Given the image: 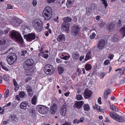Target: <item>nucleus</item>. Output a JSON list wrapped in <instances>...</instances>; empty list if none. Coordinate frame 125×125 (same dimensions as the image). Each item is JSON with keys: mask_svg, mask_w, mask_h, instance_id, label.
I'll return each instance as SVG.
<instances>
[{"mask_svg": "<svg viewBox=\"0 0 125 125\" xmlns=\"http://www.w3.org/2000/svg\"><path fill=\"white\" fill-rule=\"evenodd\" d=\"M11 38L14 39L16 41L19 42L21 47L24 45L23 39L19 33L15 31H12L10 32Z\"/></svg>", "mask_w": 125, "mask_h": 125, "instance_id": "nucleus-1", "label": "nucleus"}, {"mask_svg": "<svg viewBox=\"0 0 125 125\" xmlns=\"http://www.w3.org/2000/svg\"><path fill=\"white\" fill-rule=\"evenodd\" d=\"M23 68L25 70L27 71V73L30 72L32 68V66L34 65V61L31 59L26 60L24 62Z\"/></svg>", "mask_w": 125, "mask_h": 125, "instance_id": "nucleus-2", "label": "nucleus"}, {"mask_svg": "<svg viewBox=\"0 0 125 125\" xmlns=\"http://www.w3.org/2000/svg\"><path fill=\"white\" fill-rule=\"evenodd\" d=\"M42 21L41 20L36 19L32 22V25L38 31H40L42 29Z\"/></svg>", "mask_w": 125, "mask_h": 125, "instance_id": "nucleus-3", "label": "nucleus"}, {"mask_svg": "<svg viewBox=\"0 0 125 125\" xmlns=\"http://www.w3.org/2000/svg\"><path fill=\"white\" fill-rule=\"evenodd\" d=\"M17 58V56L14 53H10L7 56L6 60L10 65H12L16 61Z\"/></svg>", "mask_w": 125, "mask_h": 125, "instance_id": "nucleus-4", "label": "nucleus"}, {"mask_svg": "<svg viewBox=\"0 0 125 125\" xmlns=\"http://www.w3.org/2000/svg\"><path fill=\"white\" fill-rule=\"evenodd\" d=\"M43 70L47 74H52L54 73L55 69L50 64L46 65L44 67Z\"/></svg>", "mask_w": 125, "mask_h": 125, "instance_id": "nucleus-5", "label": "nucleus"}, {"mask_svg": "<svg viewBox=\"0 0 125 125\" xmlns=\"http://www.w3.org/2000/svg\"><path fill=\"white\" fill-rule=\"evenodd\" d=\"M110 116L116 121L120 122H124L125 120L122 117L117 115L115 113L111 112L109 113Z\"/></svg>", "mask_w": 125, "mask_h": 125, "instance_id": "nucleus-6", "label": "nucleus"}, {"mask_svg": "<svg viewBox=\"0 0 125 125\" xmlns=\"http://www.w3.org/2000/svg\"><path fill=\"white\" fill-rule=\"evenodd\" d=\"M49 109V108L45 105H40L37 106V111L42 114H46L48 112Z\"/></svg>", "mask_w": 125, "mask_h": 125, "instance_id": "nucleus-7", "label": "nucleus"}, {"mask_svg": "<svg viewBox=\"0 0 125 125\" xmlns=\"http://www.w3.org/2000/svg\"><path fill=\"white\" fill-rule=\"evenodd\" d=\"M30 107L31 104L26 101L22 102L20 105V108L23 110L27 109Z\"/></svg>", "mask_w": 125, "mask_h": 125, "instance_id": "nucleus-8", "label": "nucleus"}, {"mask_svg": "<svg viewBox=\"0 0 125 125\" xmlns=\"http://www.w3.org/2000/svg\"><path fill=\"white\" fill-rule=\"evenodd\" d=\"M105 41L103 39H101L99 41L97 46V48L99 50L102 49L104 47L105 44Z\"/></svg>", "mask_w": 125, "mask_h": 125, "instance_id": "nucleus-9", "label": "nucleus"}, {"mask_svg": "<svg viewBox=\"0 0 125 125\" xmlns=\"http://www.w3.org/2000/svg\"><path fill=\"white\" fill-rule=\"evenodd\" d=\"M72 34L75 36H76L78 35V31L79 30V27L73 25L72 28Z\"/></svg>", "mask_w": 125, "mask_h": 125, "instance_id": "nucleus-10", "label": "nucleus"}, {"mask_svg": "<svg viewBox=\"0 0 125 125\" xmlns=\"http://www.w3.org/2000/svg\"><path fill=\"white\" fill-rule=\"evenodd\" d=\"M70 24L68 22H64L62 25V30L63 31H65L68 32L69 27Z\"/></svg>", "mask_w": 125, "mask_h": 125, "instance_id": "nucleus-11", "label": "nucleus"}, {"mask_svg": "<svg viewBox=\"0 0 125 125\" xmlns=\"http://www.w3.org/2000/svg\"><path fill=\"white\" fill-rule=\"evenodd\" d=\"M42 15L46 20H49L51 18L52 16V12L43 11Z\"/></svg>", "mask_w": 125, "mask_h": 125, "instance_id": "nucleus-12", "label": "nucleus"}, {"mask_svg": "<svg viewBox=\"0 0 125 125\" xmlns=\"http://www.w3.org/2000/svg\"><path fill=\"white\" fill-rule=\"evenodd\" d=\"M57 109V105L55 103L52 104L50 107V112L51 114H54L56 112Z\"/></svg>", "mask_w": 125, "mask_h": 125, "instance_id": "nucleus-13", "label": "nucleus"}, {"mask_svg": "<svg viewBox=\"0 0 125 125\" xmlns=\"http://www.w3.org/2000/svg\"><path fill=\"white\" fill-rule=\"evenodd\" d=\"M35 35L32 33H29L26 35V39L28 41L30 42L35 39Z\"/></svg>", "mask_w": 125, "mask_h": 125, "instance_id": "nucleus-14", "label": "nucleus"}, {"mask_svg": "<svg viewBox=\"0 0 125 125\" xmlns=\"http://www.w3.org/2000/svg\"><path fill=\"white\" fill-rule=\"evenodd\" d=\"M66 105L64 104L62 106L60 110V113L61 115L63 116L65 115L66 112Z\"/></svg>", "mask_w": 125, "mask_h": 125, "instance_id": "nucleus-15", "label": "nucleus"}, {"mask_svg": "<svg viewBox=\"0 0 125 125\" xmlns=\"http://www.w3.org/2000/svg\"><path fill=\"white\" fill-rule=\"evenodd\" d=\"M92 95L91 92L89 90L86 89L84 91L83 95L85 98H88L90 97Z\"/></svg>", "mask_w": 125, "mask_h": 125, "instance_id": "nucleus-16", "label": "nucleus"}, {"mask_svg": "<svg viewBox=\"0 0 125 125\" xmlns=\"http://www.w3.org/2000/svg\"><path fill=\"white\" fill-rule=\"evenodd\" d=\"M9 120L10 121L13 122H17L18 121L19 119L17 116L15 115H10L9 118Z\"/></svg>", "mask_w": 125, "mask_h": 125, "instance_id": "nucleus-17", "label": "nucleus"}, {"mask_svg": "<svg viewBox=\"0 0 125 125\" xmlns=\"http://www.w3.org/2000/svg\"><path fill=\"white\" fill-rule=\"evenodd\" d=\"M25 87L28 95L30 96L32 95L33 92L31 87L28 85H26Z\"/></svg>", "mask_w": 125, "mask_h": 125, "instance_id": "nucleus-18", "label": "nucleus"}, {"mask_svg": "<svg viewBox=\"0 0 125 125\" xmlns=\"http://www.w3.org/2000/svg\"><path fill=\"white\" fill-rule=\"evenodd\" d=\"M23 22L22 20L19 18L17 19L14 20L12 25L15 26H18Z\"/></svg>", "mask_w": 125, "mask_h": 125, "instance_id": "nucleus-19", "label": "nucleus"}, {"mask_svg": "<svg viewBox=\"0 0 125 125\" xmlns=\"http://www.w3.org/2000/svg\"><path fill=\"white\" fill-rule=\"evenodd\" d=\"M21 30L22 32H27L30 31V27L26 25H24L22 26L21 28Z\"/></svg>", "mask_w": 125, "mask_h": 125, "instance_id": "nucleus-20", "label": "nucleus"}, {"mask_svg": "<svg viewBox=\"0 0 125 125\" xmlns=\"http://www.w3.org/2000/svg\"><path fill=\"white\" fill-rule=\"evenodd\" d=\"M115 27L114 24L113 23H111L108 25L107 30L109 32H112L114 30Z\"/></svg>", "mask_w": 125, "mask_h": 125, "instance_id": "nucleus-21", "label": "nucleus"}, {"mask_svg": "<svg viewBox=\"0 0 125 125\" xmlns=\"http://www.w3.org/2000/svg\"><path fill=\"white\" fill-rule=\"evenodd\" d=\"M83 104V101L78 102L75 104L73 107L74 108L79 109L81 108Z\"/></svg>", "mask_w": 125, "mask_h": 125, "instance_id": "nucleus-22", "label": "nucleus"}, {"mask_svg": "<svg viewBox=\"0 0 125 125\" xmlns=\"http://www.w3.org/2000/svg\"><path fill=\"white\" fill-rule=\"evenodd\" d=\"M74 0H67L66 3V6L67 8H70L73 6L74 3Z\"/></svg>", "mask_w": 125, "mask_h": 125, "instance_id": "nucleus-23", "label": "nucleus"}, {"mask_svg": "<svg viewBox=\"0 0 125 125\" xmlns=\"http://www.w3.org/2000/svg\"><path fill=\"white\" fill-rule=\"evenodd\" d=\"M72 56L73 59L75 60H76L78 59L79 54L78 52H76L73 53Z\"/></svg>", "mask_w": 125, "mask_h": 125, "instance_id": "nucleus-24", "label": "nucleus"}, {"mask_svg": "<svg viewBox=\"0 0 125 125\" xmlns=\"http://www.w3.org/2000/svg\"><path fill=\"white\" fill-rule=\"evenodd\" d=\"M93 108L95 109H97V111L98 112H104V110L100 108V106H99L96 104H95V106L94 105Z\"/></svg>", "mask_w": 125, "mask_h": 125, "instance_id": "nucleus-25", "label": "nucleus"}, {"mask_svg": "<svg viewBox=\"0 0 125 125\" xmlns=\"http://www.w3.org/2000/svg\"><path fill=\"white\" fill-rule=\"evenodd\" d=\"M121 39L120 37H118L116 35H114V36L112 37L111 39V40L114 42H115L118 41Z\"/></svg>", "mask_w": 125, "mask_h": 125, "instance_id": "nucleus-26", "label": "nucleus"}, {"mask_svg": "<svg viewBox=\"0 0 125 125\" xmlns=\"http://www.w3.org/2000/svg\"><path fill=\"white\" fill-rule=\"evenodd\" d=\"M65 37L64 35L63 34H60L59 35L57 38V40L59 42L62 41L64 40Z\"/></svg>", "mask_w": 125, "mask_h": 125, "instance_id": "nucleus-27", "label": "nucleus"}, {"mask_svg": "<svg viewBox=\"0 0 125 125\" xmlns=\"http://www.w3.org/2000/svg\"><path fill=\"white\" fill-rule=\"evenodd\" d=\"M109 104H110V107L111 109L114 112H116L118 110L117 108L115 106V105L113 104L111 105L110 104V102H109Z\"/></svg>", "mask_w": 125, "mask_h": 125, "instance_id": "nucleus-28", "label": "nucleus"}, {"mask_svg": "<svg viewBox=\"0 0 125 125\" xmlns=\"http://www.w3.org/2000/svg\"><path fill=\"white\" fill-rule=\"evenodd\" d=\"M43 11L44 12H52L51 8L49 6L46 7L44 9Z\"/></svg>", "mask_w": 125, "mask_h": 125, "instance_id": "nucleus-29", "label": "nucleus"}, {"mask_svg": "<svg viewBox=\"0 0 125 125\" xmlns=\"http://www.w3.org/2000/svg\"><path fill=\"white\" fill-rule=\"evenodd\" d=\"M120 32L123 35V37H122L123 38L125 36V25L121 28Z\"/></svg>", "mask_w": 125, "mask_h": 125, "instance_id": "nucleus-30", "label": "nucleus"}, {"mask_svg": "<svg viewBox=\"0 0 125 125\" xmlns=\"http://www.w3.org/2000/svg\"><path fill=\"white\" fill-rule=\"evenodd\" d=\"M35 110L33 108H31L29 111L30 115L31 117L34 116L35 115Z\"/></svg>", "mask_w": 125, "mask_h": 125, "instance_id": "nucleus-31", "label": "nucleus"}, {"mask_svg": "<svg viewBox=\"0 0 125 125\" xmlns=\"http://www.w3.org/2000/svg\"><path fill=\"white\" fill-rule=\"evenodd\" d=\"M58 70L59 73L60 74L63 73L64 71V69L62 67H61L60 66H59L58 67Z\"/></svg>", "mask_w": 125, "mask_h": 125, "instance_id": "nucleus-32", "label": "nucleus"}, {"mask_svg": "<svg viewBox=\"0 0 125 125\" xmlns=\"http://www.w3.org/2000/svg\"><path fill=\"white\" fill-rule=\"evenodd\" d=\"M63 20L64 21V22H71L72 21V19L71 18L69 17H67L63 18Z\"/></svg>", "mask_w": 125, "mask_h": 125, "instance_id": "nucleus-33", "label": "nucleus"}, {"mask_svg": "<svg viewBox=\"0 0 125 125\" xmlns=\"http://www.w3.org/2000/svg\"><path fill=\"white\" fill-rule=\"evenodd\" d=\"M83 108L84 111H88L89 110L90 107L88 104H85L83 106Z\"/></svg>", "mask_w": 125, "mask_h": 125, "instance_id": "nucleus-34", "label": "nucleus"}, {"mask_svg": "<svg viewBox=\"0 0 125 125\" xmlns=\"http://www.w3.org/2000/svg\"><path fill=\"white\" fill-rule=\"evenodd\" d=\"M92 66L91 65L89 64H86L85 67V68L86 71H88L90 70L92 68Z\"/></svg>", "mask_w": 125, "mask_h": 125, "instance_id": "nucleus-35", "label": "nucleus"}, {"mask_svg": "<svg viewBox=\"0 0 125 125\" xmlns=\"http://www.w3.org/2000/svg\"><path fill=\"white\" fill-rule=\"evenodd\" d=\"M91 55L90 52H88L85 58V60L86 61L90 59L91 58Z\"/></svg>", "mask_w": 125, "mask_h": 125, "instance_id": "nucleus-36", "label": "nucleus"}, {"mask_svg": "<svg viewBox=\"0 0 125 125\" xmlns=\"http://www.w3.org/2000/svg\"><path fill=\"white\" fill-rule=\"evenodd\" d=\"M70 57V55L67 53H66L65 55H64V57L61 58V59L64 60H67Z\"/></svg>", "mask_w": 125, "mask_h": 125, "instance_id": "nucleus-37", "label": "nucleus"}, {"mask_svg": "<svg viewBox=\"0 0 125 125\" xmlns=\"http://www.w3.org/2000/svg\"><path fill=\"white\" fill-rule=\"evenodd\" d=\"M36 96H33L31 101V103L35 105L36 103Z\"/></svg>", "mask_w": 125, "mask_h": 125, "instance_id": "nucleus-38", "label": "nucleus"}, {"mask_svg": "<svg viewBox=\"0 0 125 125\" xmlns=\"http://www.w3.org/2000/svg\"><path fill=\"white\" fill-rule=\"evenodd\" d=\"M92 9L91 8H87L86 9V13L88 15H89L91 13Z\"/></svg>", "mask_w": 125, "mask_h": 125, "instance_id": "nucleus-39", "label": "nucleus"}, {"mask_svg": "<svg viewBox=\"0 0 125 125\" xmlns=\"http://www.w3.org/2000/svg\"><path fill=\"white\" fill-rule=\"evenodd\" d=\"M3 77L4 80L6 81H8L9 79V77L8 75H5Z\"/></svg>", "mask_w": 125, "mask_h": 125, "instance_id": "nucleus-40", "label": "nucleus"}, {"mask_svg": "<svg viewBox=\"0 0 125 125\" xmlns=\"http://www.w3.org/2000/svg\"><path fill=\"white\" fill-rule=\"evenodd\" d=\"M76 98L77 100H80L82 99H83V97L81 95L78 94L77 95Z\"/></svg>", "mask_w": 125, "mask_h": 125, "instance_id": "nucleus-41", "label": "nucleus"}, {"mask_svg": "<svg viewBox=\"0 0 125 125\" xmlns=\"http://www.w3.org/2000/svg\"><path fill=\"white\" fill-rule=\"evenodd\" d=\"M102 3L104 4L106 8L108 6L107 0H101Z\"/></svg>", "mask_w": 125, "mask_h": 125, "instance_id": "nucleus-42", "label": "nucleus"}, {"mask_svg": "<svg viewBox=\"0 0 125 125\" xmlns=\"http://www.w3.org/2000/svg\"><path fill=\"white\" fill-rule=\"evenodd\" d=\"M9 91L8 90L6 91L4 94V97L5 98L8 97L9 95Z\"/></svg>", "mask_w": 125, "mask_h": 125, "instance_id": "nucleus-43", "label": "nucleus"}, {"mask_svg": "<svg viewBox=\"0 0 125 125\" xmlns=\"http://www.w3.org/2000/svg\"><path fill=\"white\" fill-rule=\"evenodd\" d=\"M25 94V93L24 92H20L19 94V96L21 98H23Z\"/></svg>", "mask_w": 125, "mask_h": 125, "instance_id": "nucleus-44", "label": "nucleus"}, {"mask_svg": "<svg viewBox=\"0 0 125 125\" xmlns=\"http://www.w3.org/2000/svg\"><path fill=\"white\" fill-rule=\"evenodd\" d=\"M125 70V68L124 67L122 68L121 69H120L119 70L120 74H123Z\"/></svg>", "mask_w": 125, "mask_h": 125, "instance_id": "nucleus-45", "label": "nucleus"}, {"mask_svg": "<svg viewBox=\"0 0 125 125\" xmlns=\"http://www.w3.org/2000/svg\"><path fill=\"white\" fill-rule=\"evenodd\" d=\"M31 79V76H30L25 79V81L26 83H27L28 82L30 81Z\"/></svg>", "mask_w": 125, "mask_h": 125, "instance_id": "nucleus-46", "label": "nucleus"}, {"mask_svg": "<svg viewBox=\"0 0 125 125\" xmlns=\"http://www.w3.org/2000/svg\"><path fill=\"white\" fill-rule=\"evenodd\" d=\"M110 63V61L109 60L107 59L105 60L104 62V64L105 65H109Z\"/></svg>", "mask_w": 125, "mask_h": 125, "instance_id": "nucleus-47", "label": "nucleus"}, {"mask_svg": "<svg viewBox=\"0 0 125 125\" xmlns=\"http://www.w3.org/2000/svg\"><path fill=\"white\" fill-rule=\"evenodd\" d=\"M95 36L96 34L94 33L93 32L90 35V38L92 39H93L95 38Z\"/></svg>", "mask_w": 125, "mask_h": 125, "instance_id": "nucleus-48", "label": "nucleus"}, {"mask_svg": "<svg viewBox=\"0 0 125 125\" xmlns=\"http://www.w3.org/2000/svg\"><path fill=\"white\" fill-rule=\"evenodd\" d=\"M44 51L43 50V48L42 47L41 48V50H40V53L39 54V56H41V54H44Z\"/></svg>", "mask_w": 125, "mask_h": 125, "instance_id": "nucleus-49", "label": "nucleus"}, {"mask_svg": "<svg viewBox=\"0 0 125 125\" xmlns=\"http://www.w3.org/2000/svg\"><path fill=\"white\" fill-rule=\"evenodd\" d=\"M114 56V55L113 54H110L108 57V58L110 59V60H111L113 59V57Z\"/></svg>", "mask_w": 125, "mask_h": 125, "instance_id": "nucleus-50", "label": "nucleus"}, {"mask_svg": "<svg viewBox=\"0 0 125 125\" xmlns=\"http://www.w3.org/2000/svg\"><path fill=\"white\" fill-rule=\"evenodd\" d=\"M41 56H42L43 58L46 59L48 58L49 57V55L47 54H41Z\"/></svg>", "mask_w": 125, "mask_h": 125, "instance_id": "nucleus-51", "label": "nucleus"}, {"mask_svg": "<svg viewBox=\"0 0 125 125\" xmlns=\"http://www.w3.org/2000/svg\"><path fill=\"white\" fill-rule=\"evenodd\" d=\"M111 92V90L110 89H108L106 90L105 91L104 93L108 95L109 94H110V92Z\"/></svg>", "mask_w": 125, "mask_h": 125, "instance_id": "nucleus-52", "label": "nucleus"}, {"mask_svg": "<svg viewBox=\"0 0 125 125\" xmlns=\"http://www.w3.org/2000/svg\"><path fill=\"white\" fill-rule=\"evenodd\" d=\"M6 42L5 41L3 40H0V45H5Z\"/></svg>", "mask_w": 125, "mask_h": 125, "instance_id": "nucleus-53", "label": "nucleus"}, {"mask_svg": "<svg viewBox=\"0 0 125 125\" xmlns=\"http://www.w3.org/2000/svg\"><path fill=\"white\" fill-rule=\"evenodd\" d=\"M21 52L22 53L21 54V55L22 56H24L27 53V51L26 50H22L21 51Z\"/></svg>", "mask_w": 125, "mask_h": 125, "instance_id": "nucleus-54", "label": "nucleus"}, {"mask_svg": "<svg viewBox=\"0 0 125 125\" xmlns=\"http://www.w3.org/2000/svg\"><path fill=\"white\" fill-rule=\"evenodd\" d=\"M92 8L91 9H93L94 10L96 9V5L95 4H93L91 6Z\"/></svg>", "mask_w": 125, "mask_h": 125, "instance_id": "nucleus-55", "label": "nucleus"}, {"mask_svg": "<svg viewBox=\"0 0 125 125\" xmlns=\"http://www.w3.org/2000/svg\"><path fill=\"white\" fill-rule=\"evenodd\" d=\"M62 125H72V123L71 122H66Z\"/></svg>", "mask_w": 125, "mask_h": 125, "instance_id": "nucleus-56", "label": "nucleus"}, {"mask_svg": "<svg viewBox=\"0 0 125 125\" xmlns=\"http://www.w3.org/2000/svg\"><path fill=\"white\" fill-rule=\"evenodd\" d=\"M104 23L103 20H101L99 22V25L101 26H103L104 25Z\"/></svg>", "mask_w": 125, "mask_h": 125, "instance_id": "nucleus-57", "label": "nucleus"}, {"mask_svg": "<svg viewBox=\"0 0 125 125\" xmlns=\"http://www.w3.org/2000/svg\"><path fill=\"white\" fill-rule=\"evenodd\" d=\"M2 68V69L4 70H5L8 71L9 70L8 69L6 66H4L3 65L1 66Z\"/></svg>", "mask_w": 125, "mask_h": 125, "instance_id": "nucleus-58", "label": "nucleus"}, {"mask_svg": "<svg viewBox=\"0 0 125 125\" xmlns=\"http://www.w3.org/2000/svg\"><path fill=\"white\" fill-rule=\"evenodd\" d=\"M56 0H47V3L49 4L51 3L54 2Z\"/></svg>", "mask_w": 125, "mask_h": 125, "instance_id": "nucleus-59", "label": "nucleus"}, {"mask_svg": "<svg viewBox=\"0 0 125 125\" xmlns=\"http://www.w3.org/2000/svg\"><path fill=\"white\" fill-rule=\"evenodd\" d=\"M106 74V73H101L100 74V76L101 77L103 78L104 77Z\"/></svg>", "mask_w": 125, "mask_h": 125, "instance_id": "nucleus-60", "label": "nucleus"}, {"mask_svg": "<svg viewBox=\"0 0 125 125\" xmlns=\"http://www.w3.org/2000/svg\"><path fill=\"white\" fill-rule=\"evenodd\" d=\"M37 4L36 1L35 0H33L32 1L33 5L34 6H35Z\"/></svg>", "mask_w": 125, "mask_h": 125, "instance_id": "nucleus-61", "label": "nucleus"}, {"mask_svg": "<svg viewBox=\"0 0 125 125\" xmlns=\"http://www.w3.org/2000/svg\"><path fill=\"white\" fill-rule=\"evenodd\" d=\"M79 122V120L77 119L74 120L73 121V123L74 124L77 123L78 124Z\"/></svg>", "mask_w": 125, "mask_h": 125, "instance_id": "nucleus-62", "label": "nucleus"}, {"mask_svg": "<svg viewBox=\"0 0 125 125\" xmlns=\"http://www.w3.org/2000/svg\"><path fill=\"white\" fill-rule=\"evenodd\" d=\"M45 31L51 34L52 33V31L49 28L47 29H46Z\"/></svg>", "mask_w": 125, "mask_h": 125, "instance_id": "nucleus-63", "label": "nucleus"}, {"mask_svg": "<svg viewBox=\"0 0 125 125\" xmlns=\"http://www.w3.org/2000/svg\"><path fill=\"white\" fill-rule=\"evenodd\" d=\"M66 53L64 52V53H61L60 54V55L61 56H60V58L61 59V58H62L63 57H64V55H65V54Z\"/></svg>", "mask_w": 125, "mask_h": 125, "instance_id": "nucleus-64", "label": "nucleus"}]
</instances>
